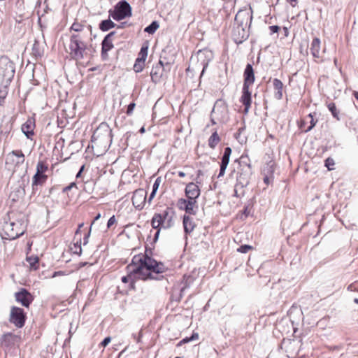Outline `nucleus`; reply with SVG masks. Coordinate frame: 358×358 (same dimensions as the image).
Instances as JSON below:
<instances>
[{
	"instance_id": "nucleus-48",
	"label": "nucleus",
	"mask_w": 358,
	"mask_h": 358,
	"mask_svg": "<svg viewBox=\"0 0 358 358\" xmlns=\"http://www.w3.org/2000/svg\"><path fill=\"white\" fill-rule=\"evenodd\" d=\"M135 106H136L135 103L132 102V103H129L127 107V114L129 115H131Z\"/></svg>"
},
{
	"instance_id": "nucleus-29",
	"label": "nucleus",
	"mask_w": 358,
	"mask_h": 358,
	"mask_svg": "<svg viewBox=\"0 0 358 358\" xmlns=\"http://www.w3.org/2000/svg\"><path fill=\"white\" fill-rule=\"evenodd\" d=\"M47 179V176H45L43 173H40L36 172L35 175L33 177L32 180V187L33 189H35V187L38 186V185H42L45 182Z\"/></svg>"
},
{
	"instance_id": "nucleus-50",
	"label": "nucleus",
	"mask_w": 358,
	"mask_h": 358,
	"mask_svg": "<svg viewBox=\"0 0 358 358\" xmlns=\"http://www.w3.org/2000/svg\"><path fill=\"white\" fill-rule=\"evenodd\" d=\"M269 29L271 34H274L277 33L279 31L280 27L277 25H272L269 27Z\"/></svg>"
},
{
	"instance_id": "nucleus-39",
	"label": "nucleus",
	"mask_w": 358,
	"mask_h": 358,
	"mask_svg": "<svg viewBox=\"0 0 358 358\" xmlns=\"http://www.w3.org/2000/svg\"><path fill=\"white\" fill-rule=\"evenodd\" d=\"M148 46H142L137 59L145 62L148 56Z\"/></svg>"
},
{
	"instance_id": "nucleus-8",
	"label": "nucleus",
	"mask_w": 358,
	"mask_h": 358,
	"mask_svg": "<svg viewBox=\"0 0 358 358\" xmlns=\"http://www.w3.org/2000/svg\"><path fill=\"white\" fill-rule=\"evenodd\" d=\"M108 13L113 20L120 21L131 15V7L127 1L122 0L114 6L113 10H109Z\"/></svg>"
},
{
	"instance_id": "nucleus-54",
	"label": "nucleus",
	"mask_w": 358,
	"mask_h": 358,
	"mask_svg": "<svg viewBox=\"0 0 358 358\" xmlns=\"http://www.w3.org/2000/svg\"><path fill=\"white\" fill-rule=\"evenodd\" d=\"M90 235V231L83 238V245H86L88 243V238Z\"/></svg>"
},
{
	"instance_id": "nucleus-56",
	"label": "nucleus",
	"mask_w": 358,
	"mask_h": 358,
	"mask_svg": "<svg viewBox=\"0 0 358 358\" xmlns=\"http://www.w3.org/2000/svg\"><path fill=\"white\" fill-rule=\"evenodd\" d=\"M191 341L189 340V337H186L185 338H183L179 343L178 345H180L182 343H186L188 342H190Z\"/></svg>"
},
{
	"instance_id": "nucleus-60",
	"label": "nucleus",
	"mask_w": 358,
	"mask_h": 358,
	"mask_svg": "<svg viewBox=\"0 0 358 358\" xmlns=\"http://www.w3.org/2000/svg\"><path fill=\"white\" fill-rule=\"evenodd\" d=\"M83 169H84V166H83L80 168V171H78V173H77V175H76V178H79V177L80 176L81 173H82V171H83Z\"/></svg>"
},
{
	"instance_id": "nucleus-32",
	"label": "nucleus",
	"mask_w": 358,
	"mask_h": 358,
	"mask_svg": "<svg viewBox=\"0 0 358 358\" xmlns=\"http://www.w3.org/2000/svg\"><path fill=\"white\" fill-rule=\"evenodd\" d=\"M220 141V138L217 132L215 131L208 138V146L214 149Z\"/></svg>"
},
{
	"instance_id": "nucleus-17",
	"label": "nucleus",
	"mask_w": 358,
	"mask_h": 358,
	"mask_svg": "<svg viewBox=\"0 0 358 358\" xmlns=\"http://www.w3.org/2000/svg\"><path fill=\"white\" fill-rule=\"evenodd\" d=\"M115 31H111L107 34L101 43V57L106 59L108 57V52L113 48L112 37L115 35Z\"/></svg>"
},
{
	"instance_id": "nucleus-27",
	"label": "nucleus",
	"mask_w": 358,
	"mask_h": 358,
	"mask_svg": "<svg viewBox=\"0 0 358 358\" xmlns=\"http://www.w3.org/2000/svg\"><path fill=\"white\" fill-rule=\"evenodd\" d=\"M183 227L185 234H189L194 229L196 224L193 221V219L188 215H184L183 217Z\"/></svg>"
},
{
	"instance_id": "nucleus-18",
	"label": "nucleus",
	"mask_w": 358,
	"mask_h": 358,
	"mask_svg": "<svg viewBox=\"0 0 358 358\" xmlns=\"http://www.w3.org/2000/svg\"><path fill=\"white\" fill-rule=\"evenodd\" d=\"M240 101L244 106V113L247 114L250 108L252 103L251 92L249 90L248 86L243 87L242 95Z\"/></svg>"
},
{
	"instance_id": "nucleus-53",
	"label": "nucleus",
	"mask_w": 358,
	"mask_h": 358,
	"mask_svg": "<svg viewBox=\"0 0 358 358\" xmlns=\"http://www.w3.org/2000/svg\"><path fill=\"white\" fill-rule=\"evenodd\" d=\"M218 102V107L220 108V113H223V112H225L227 110V108L223 106V105H221V106H219L220 104V101H217ZM220 104H222V102H220Z\"/></svg>"
},
{
	"instance_id": "nucleus-31",
	"label": "nucleus",
	"mask_w": 358,
	"mask_h": 358,
	"mask_svg": "<svg viewBox=\"0 0 358 358\" xmlns=\"http://www.w3.org/2000/svg\"><path fill=\"white\" fill-rule=\"evenodd\" d=\"M116 24L110 19L102 20L99 24V29L102 31H107L109 29L114 28Z\"/></svg>"
},
{
	"instance_id": "nucleus-1",
	"label": "nucleus",
	"mask_w": 358,
	"mask_h": 358,
	"mask_svg": "<svg viewBox=\"0 0 358 358\" xmlns=\"http://www.w3.org/2000/svg\"><path fill=\"white\" fill-rule=\"evenodd\" d=\"M166 269L165 266L162 262H157L144 255L134 256L131 263L127 266L128 273H134L136 278L144 280L157 279V277L153 275V273H162Z\"/></svg>"
},
{
	"instance_id": "nucleus-12",
	"label": "nucleus",
	"mask_w": 358,
	"mask_h": 358,
	"mask_svg": "<svg viewBox=\"0 0 358 358\" xmlns=\"http://www.w3.org/2000/svg\"><path fill=\"white\" fill-rule=\"evenodd\" d=\"M232 36L236 43L240 44L249 36L248 27L235 24L233 29Z\"/></svg>"
},
{
	"instance_id": "nucleus-9",
	"label": "nucleus",
	"mask_w": 358,
	"mask_h": 358,
	"mask_svg": "<svg viewBox=\"0 0 358 358\" xmlns=\"http://www.w3.org/2000/svg\"><path fill=\"white\" fill-rule=\"evenodd\" d=\"M26 314L22 308L13 306L10 310L9 321L17 328H22L25 323Z\"/></svg>"
},
{
	"instance_id": "nucleus-13",
	"label": "nucleus",
	"mask_w": 358,
	"mask_h": 358,
	"mask_svg": "<svg viewBox=\"0 0 358 358\" xmlns=\"http://www.w3.org/2000/svg\"><path fill=\"white\" fill-rule=\"evenodd\" d=\"M15 300L24 307H29L33 301L34 297L26 289L21 288L19 292L15 294Z\"/></svg>"
},
{
	"instance_id": "nucleus-44",
	"label": "nucleus",
	"mask_w": 358,
	"mask_h": 358,
	"mask_svg": "<svg viewBox=\"0 0 358 358\" xmlns=\"http://www.w3.org/2000/svg\"><path fill=\"white\" fill-rule=\"evenodd\" d=\"M83 25H82L78 22H74L71 27V30H73L76 32H80L83 31Z\"/></svg>"
},
{
	"instance_id": "nucleus-7",
	"label": "nucleus",
	"mask_w": 358,
	"mask_h": 358,
	"mask_svg": "<svg viewBox=\"0 0 358 358\" xmlns=\"http://www.w3.org/2000/svg\"><path fill=\"white\" fill-rule=\"evenodd\" d=\"M240 169L236 176V183L234 187V196H238V191L239 189L248 186L252 171L250 164L241 162L240 164Z\"/></svg>"
},
{
	"instance_id": "nucleus-26",
	"label": "nucleus",
	"mask_w": 358,
	"mask_h": 358,
	"mask_svg": "<svg viewBox=\"0 0 358 358\" xmlns=\"http://www.w3.org/2000/svg\"><path fill=\"white\" fill-rule=\"evenodd\" d=\"M273 86L275 91L274 97L278 100L282 99L283 96L282 91L284 87V85L282 83V81L278 78H274L273 80Z\"/></svg>"
},
{
	"instance_id": "nucleus-38",
	"label": "nucleus",
	"mask_w": 358,
	"mask_h": 358,
	"mask_svg": "<svg viewBox=\"0 0 358 358\" xmlns=\"http://www.w3.org/2000/svg\"><path fill=\"white\" fill-rule=\"evenodd\" d=\"M328 109L331 111L332 115L334 117H335L336 120H339V112L338 111L336 104L333 102L329 103L327 105Z\"/></svg>"
},
{
	"instance_id": "nucleus-61",
	"label": "nucleus",
	"mask_w": 358,
	"mask_h": 358,
	"mask_svg": "<svg viewBox=\"0 0 358 358\" xmlns=\"http://www.w3.org/2000/svg\"><path fill=\"white\" fill-rule=\"evenodd\" d=\"M185 175H186V174H185L184 172H182V171H179V172H178V176H179L180 177H181V178L185 177Z\"/></svg>"
},
{
	"instance_id": "nucleus-57",
	"label": "nucleus",
	"mask_w": 358,
	"mask_h": 358,
	"mask_svg": "<svg viewBox=\"0 0 358 358\" xmlns=\"http://www.w3.org/2000/svg\"><path fill=\"white\" fill-rule=\"evenodd\" d=\"M155 194H156V192L152 191V192H151V194H150V197H149V199H148V202H149V203H150V202L152 201V199L155 197Z\"/></svg>"
},
{
	"instance_id": "nucleus-16",
	"label": "nucleus",
	"mask_w": 358,
	"mask_h": 358,
	"mask_svg": "<svg viewBox=\"0 0 358 358\" xmlns=\"http://www.w3.org/2000/svg\"><path fill=\"white\" fill-rule=\"evenodd\" d=\"M252 16L248 10H239L235 16V24L249 27Z\"/></svg>"
},
{
	"instance_id": "nucleus-49",
	"label": "nucleus",
	"mask_w": 358,
	"mask_h": 358,
	"mask_svg": "<svg viewBox=\"0 0 358 358\" xmlns=\"http://www.w3.org/2000/svg\"><path fill=\"white\" fill-rule=\"evenodd\" d=\"M110 341H111L110 337H109V336L106 337L103 340V341L101 343V346H103L104 348L106 347L108 345V343L110 342Z\"/></svg>"
},
{
	"instance_id": "nucleus-47",
	"label": "nucleus",
	"mask_w": 358,
	"mask_h": 358,
	"mask_svg": "<svg viewBox=\"0 0 358 358\" xmlns=\"http://www.w3.org/2000/svg\"><path fill=\"white\" fill-rule=\"evenodd\" d=\"M117 222L116 220V218L115 217V215H113L112 217H110L108 221V223H107V227L108 229H110L114 224H115Z\"/></svg>"
},
{
	"instance_id": "nucleus-52",
	"label": "nucleus",
	"mask_w": 358,
	"mask_h": 358,
	"mask_svg": "<svg viewBox=\"0 0 358 358\" xmlns=\"http://www.w3.org/2000/svg\"><path fill=\"white\" fill-rule=\"evenodd\" d=\"M199 338V334L198 333H193L192 335L189 337V340L191 341L197 340Z\"/></svg>"
},
{
	"instance_id": "nucleus-4",
	"label": "nucleus",
	"mask_w": 358,
	"mask_h": 358,
	"mask_svg": "<svg viewBox=\"0 0 358 358\" xmlns=\"http://www.w3.org/2000/svg\"><path fill=\"white\" fill-rule=\"evenodd\" d=\"M175 211L173 208L167 207L160 213H155L151 225L153 229H170L174 225Z\"/></svg>"
},
{
	"instance_id": "nucleus-58",
	"label": "nucleus",
	"mask_w": 358,
	"mask_h": 358,
	"mask_svg": "<svg viewBox=\"0 0 358 358\" xmlns=\"http://www.w3.org/2000/svg\"><path fill=\"white\" fill-rule=\"evenodd\" d=\"M162 229V228H158V229H157V231L155 232V238H154V239H155V241H156V240L158 238V236H159V235L160 229Z\"/></svg>"
},
{
	"instance_id": "nucleus-35",
	"label": "nucleus",
	"mask_w": 358,
	"mask_h": 358,
	"mask_svg": "<svg viewBox=\"0 0 358 358\" xmlns=\"http://www.w3.org/2000/svg\"><path fill=\"white\" fill-rule=\"evenodd\" d=\"M159 24L158 22L153 21V22H152V23L150 25H148V27H146L145 28L144 31L146 33H148L150 34H153L157 31V29L159 28Z\"/></svg>"
},
{
	"instance_id": "nucleus-55",
	"label": "nucleus",
	"mask_w": 358,
	"mask_h": 358,
	"mask_svg": "<svg viewBox=\"0 0 358 358\" xmlns=\"http://www.w3.org/2000/svg\"><path fill=\"white\" fill-rule=\"evenodd\" d=\"M271 177L266 175L264 178V182L268 185L270 183Z\"/></svg>"
},
{
	"instance_id": "nucleus-15",
	"label": "nucleus",
	"mask_w": 358,
	"mask_h": 358,
	"mask_svg": "<svg viewBox=\"0 0 358 358\" xmlns=\"http://www.w3.org/2000/svg\"><path fill=\"white\" fill-rule=\"evenodd\" d=\"M20 340V337L13 334L12 333H7L3 334L1 338V345L5 349L8 350L11 349Z\"/></svg>"
},
{
	"instance_id": "nucleus-36",
	"label": "nucleus",
	"mask_w": 358,
	"mask_h": 358,
	"mask_svg": "<svg viewBox=\"0 0 358 358\" xmlns=\"http://www.w3.org/2000/svg\"><path fill=\"white\" fill-rule=\"evenodd\" d=\"M220 108L218 107V102H216L211 113L210 120L213 124H215V119H219L217 116L218 113H220Z\"/></svg>"
},
{
	"instance_id": "nucleus-3",
	"label": "nucleus",
	"mask_w": 358,
	"mask_h": 358,
	"mask_svg": "<svg viewBox=\"0 0 358 358\" xmlns=\"http://www.w3.org/2000/svg\"><path fill=\"white\" fill-rule=\"evenodd\" d=\"M15 73V64L8 57L0 58V99H4Z\"/></svg>"
},
{
	"instance_id": "nucleus-30",
	"label": "nucleus",
	"mask_w": 358,
	"mask_h": 358,
	"mask_svg": "<svg viewBox=\"0 0 358 358\" xmlns=\"http://www.w3.org/2000/svg\"><path fill=\"white\" fill-rule=\"evenodd\" d=\"M27 262L29 264V268L31 270H37L39 266V258L36 255H32L30 257H27Z\"/></svg>"
},
{
	"instance_id": "nucleus-22",
	"label": "nucleus",
	"mask_w": 358,
	"mask_h": 358,
	"mask_svg": "<svg viewBox=\"0 0 358 358\" xmlns=\"http://www.w3.org/2000/svg\"><path fill=\"white\" fill-rule=\"evenodd\" d=\"M164 71V65L161 60L152 67L150 76L152 82L157 83L160 81Z\"/></svg>"
},
{
	"instance_id": "nucleus-51",
	"label": "nucleus",
	"mask_w": 358,
	"mask_h": 358,
	"mask_svg": "<svg viewBox=\"0 0 358 358\" xmlns=\"http://www.w3.org/2000/svg\"><path fill=\"white\" fill-rule=\"evenodd\" d=\"M74 187H76V184L75 182H71L70 185H69L68 186L65 187L63 189V192H66L67 191H69V190H71Z\"/></svg>"
},
{
	"instance_id": "nucleus-59",
	"label": "nucleus",
	"mask_w": 358,
	"mask_h": 358,
	"mask_svg": "<svg viewBox=\"0 0 358 358\" xmlns=\"http://www.w3.org/2000/svg\"><path fill=\"white\" fill-rule=\"evenodd\" d=\"M101 217V214L98 213L97 215L94 217V220L92 221L91 226L94 223L95 221L98 220Z\"/></svg>"
},
{
	"instance_id": "nucleus-2",
	"label": "nucleus",
	"mask_w": 358,
	"mask_h": 358,
	"mask_svg": "<svg viewBox=\"0 0 358 358\" xmlns=\"http://www.w3.org/2000/svg\"><path fill=\"white\" fill-rule=\"evenodd\" d=\"M27 219L22 213L9 215V221L0 226V234L3 239L13 240L23 235L26 231Z\"/></svg>"
},
{
	"instance_id": "nucleus-37",
	"label": "nucleus",
	"mask_w": 358,
	"mask_h": 358,
	"mask_svg": "<svg viewBox=\"0 0 358 358\" xmlns=\"http://www.w3.org/2000/svg\"><path fill=\"white\" fill-rule=\"evenodd\" d=\"M32 53L36 57H41L43 55V50L38 41H35L32 46Z\"/></svg>"
},
{
	"instance_id": "nucleus-46",
	"label": "nucleus",
	"mask_w": 358,
	"mask_h": 358,
	"mask_svg": "<svg viewBox=\"0 0 358 358\" xmlns=\"http://www.w3.org/2000/svg\"><path fill=\"white\" fill-rule=\"evenodd\" d=\"M160 182H161V178H157L153 185H152V191H154V192H156L157 191L158 188H159V186L160 185Z\"/></svg>"
},
{
	"instance_id": "nucleus-40",
	"label": "nucleus",
	"mask_w": 358,
	"mask_h": 358,
	"mask_svg": "<svg viewBox=\"0 0 358 358\" xmlns=\"http://www.w3.org/2000/svg\"><path fill=\"white\" fill-rule=\"evenodd\" d=\"M145 62L136 59V62L134 65V70L137 72H141L144 68Z\"/></svg>"
},
{
	"instance_id": "nucleus-63",
	"label": "nucleus",
	"mask_w": 358,
	"mask_h": 358,
	"mask_svg": "<svg viewBox=\"0 0 358 358\" xmlns=\"http://www.w3.org/2000/svg\"><path fill=\"white\" fill-rule=\"evenodd\" d=\"M80 231V229L78 228V229L76 230V234H75V238H76L79 235Z\"/></svg>"
},
{
	"instance_id": "nucleus-33",
	"label": "nucleus",
	"mask_w": 358,
	"mask_h": 358,
	"mask_svg": "<svg viewBox=\"0 0 358 358\" xmlns=\"http://www.w3.org/2000/svg\"><path fill=\"white\" fill-rule=\"evenodd\" d=\"M25 194L24 187L22 185H20L16 188L15 191H13L10 196H13V200L18 199L20 197H23Z\"/></svg>"
},
{
	"instance_id": "nucleus-34",
	"label": "nucleus",
	"mask_w": 358,
	"mask_h": 358,
	"mask_svg": "<svg viewBox=\"0 0 358 358\" xmlns=\"http://www.w3.org/2000/svg\"><path fill=\"white\" fill-rule=\"evenodd\" d=\"M71 250L73 254H76L80 255L82 253V248H81V238L80 237L78 238L76 243L73 244V246L71 247Z\"/></svg>"
},
{
	"instance_id": "nucleus-11",
	"label": "nucleus",
	"mask_w": 358,
	"mask_h": 358,
	"mask_svg": "<svg viewBox=\"0 0 358 358\" xmlns=\"http://www.w3.org/2000/svg\"><path fill=\"white\" fill-rule=\"evenodd\" d=\"M24 155L22 150H13L7 155L6 164L8 166H17L24 164Z\"/></svg>"
},
{
	"instance_id": "nucleus-43",
	"label": "nucleus",
	"mask_w": 358,
	"mask_h": 358,
	"mask_svg": "<svg viewBox=\"0 0 358 358\" xmlns=\"http://www.w3.org/2000/svg\"><path fill=\"white\" fill-rule=\"evenodd\" d=\"M334 160L332 158L329 157L325 160V166L330 171L334 169Z\"/></svg>"
},
{
	"instance_id": "nucleus-64",
	"label": "nucleus",
	"mask_w": 358,
	"mask_h": 358,
	"mask_svg": "<svg viewBox=\"0 0 358 358\" xmlns=\"http://www.w3.org/2000/svg\"><path fill=\"white\" fill-rule=\"evenodd\" d=\"M268 172H269L271 174H272V173H273L272 166H269L268 167Z\"/></svg>"
},
{
	"instance_id": "nucleus-41",
	"label": "nucleus",
	"mask_w": 358,
	"mask_h": 358,
	"mask_svg": "<svg viewBox=\"0 0 358 358\" xmlns=\"http://www.w3.org/2000/svg\"><path fill=\"white\" fill-rule=\"evenodd\" d=\"M48 170V166L42 161H39L36 165V172L43 173Z\"/></svg>"
},
{
	"instance_id": "nucleus-21",
	"label": "nucleus",
	"mask_w": 358,
	"mask_h": 358,
	"mask_svg": "<svg viewBox=\"0 0 358 358\" xmlns=\"http://www.w3.org/2000/svg\"><path fill=\"white\" fill-rule=\"evenodd\" d=\"M317 122L314 120L313 115L310 113L301 121L299 127L304 132H308L315 126Z\"/></svg>"
},
{
	"instance_id": "nucleus-23",
	"label": "nucleus",
	"mask_w": 358,
	"mask_h": 358,
	"mask_svg": "<svg viewBox=\"0 0 358 358\" xmlns=\"http://www.w3.org/2000/svg\"><path fill=\"white\" fill-rule=\"evenodd\" d=\"M231 148L227 147L224 148V154L222 157L220 173L218 178L223 176L225 173V170L229 164L230 155L231 154Z\"/></svg>"
},
{
	"instance_id": "nucleus-28",
	"label": "nucleus",
	"mask_w": 358,
	"mask_h": 358,
	"mask_svg": "<svg viewBox=\"0 0 358 358\" xmlns=\"http://www.w3.org/2000/svg\"><path fill=\"white\" fill-rule=\"evenodd\" d=\"M198 56L200 59H201L203 57L207 58V61L203 60V70L201 73V76H202L208 65V62L211 60L213 57V53L211 51L208 50H199L198 52Z\"/></svg>"
},
{
	"instance_id": "nucleus-25",
	"label": "nucleus",
	"mask_w": 358,
	"mask_h": 358,
	"mask_svg": "<svg viewBox=\"0 0 358 358\" xmlns=\"http://www.w3.org/2000/svg\"><path fill=\"white\" fill-rule=\"evenodd\" d=\"M35 128V122L33 119H28L21 127L23 134L28 138H31L34 135V130Z\"/></svg>"
},
{
	"instance_id": "nucleus-10",
	"label": "nucleus",
	"mask_w": 358,
	"mask_h": 358,
	"mask_svg": "<svg viewBox=\"0 0 358 358\" xmlns=\"http://www.w3.org/2000/svg\"><path fill=\"white\" fill-rule=\"evenodd\" d=\"M177 205L179 209L184 210L186 213L189 215H196L199 208L197 201L194 199H180L178 201Z\"/></svg>"
},
{
	"instance_id": "nucleus-42",
	"label": "nucleus",
	"mask_w": 358,
	"mask_h": 358,
	"mask_svg": "<svg viewBox=\"0 0 358 358\" xmlns=\"http://www.w3.org/2000/svg\"><path fill=\"white\" fill-rule=\"evenodd\" d=\"M136 278L134 273H128V275L126 276H123L122 278V282L124 283H127L129 281L131 282V285L133 286L134 279Z\"/></svg>"
},
{
	"instance_id": "nucleus-20",
	"label": "nucleus",
	"mask_w": 358,
	"mask_h": 358,
	"mask_svg": "<svg viewBox=\"0 0 358 358\" xmlns=\"http://www.w3.org/2000/svg\"><path fill=\"white\" fill-rule=\"evenodd\" d=\"M321 41L318 38H314L311 42L310 50L314 58L322 59V53L325 52V48L321 52Z\"/></svg>"
},
{
	"instance_id": "nucleus-62",
	"label": "nucleus",
	"mask_w": 358,
	"mask_h": 358,
	"mask_svg": "<svg viewBox=\"0 0 358 358\" xmlns=\"http://www.w3.org/2000/svg\"><path fill=\"white\" fill-rule=\"evenodd\" d=\"M353 95L355 97V99L358 101V92L355 91L353 92Z\"/></svg>"
},
{
	"instance_id": "nucleus-6",
	"label": "nucleus",
	"mask_w": 358,
	"mask_h": 358,
	"mask_svg": "<svg viewBox=\"0 0 358 358\" xmlns=\"http://www.w3.org/2000/svg\"><path fill=\"white\" fill-rule=\"evenodd\" d=\"M82 35L80 34H73L71 36L69 48V54L72 59L80 60L84 57L87 45L83 41Z\"/></svg>"
},
{
	"instance_id": "nucleus-19",
	"label": "nucleus",
	"mask_w": 358,
	"mask_h": 358,
	"mask_svg": "<svg viewBox=\"0 0 358 358\" xmlns=\"http://www.w3.org/2000/svg\"><path fill=\"white\" fill-rule=\"evenodd\" d=\"M185 193L187 199L196 200L200 196L201 191L197 185L194 182H189L185 187Z\"/></svg>"
},
{
	"instance_id": "nucleus-24",
	"label": "nucleus",
	"mask_w": 358,
	"mask_h": 358,
	"mask_svg": "<svg viewBox=\"0 0 358 358\" xmlns=\"http://www.w3.org/2000/svg\"><path fill=\"white\" fill-rule=\"evenodd\" d=\"M255 81L253 68L251 64H247L244 71V83L243 87H250Z\"/></svg>"
},
{
	"instance_id": "nucleus-45",
	"label": "nucleus",
	"mask_w": 358,
	"mask_h": 358,
	"mask_svg": "<svg viewBox=\"0 0 358 358\" xmlns=\"http://www.w3.org/2000/svg\"><path fill=\"white\" fill-rule=\"evenodd\" d=\"M252 249V247L251 245H243L237 249V251L241 253H247L249 250H250Z\"/></svg>"
},
{
	"instance_id": "nucleus-14",
	"label": "nucleus",
	"mask_w": 358,
	"mask_h": 358,
	"mask_svg": "<svg viewBox=\"0 0 358 358\" xmlns=\"http://www.w3.org/2000/svg\"><path fill=\"white\" fill-rule=\"evenodd\" d=\"M146 192L143 189H138L134 192L131 200L136 208L142 209L146 201Z\"/></svg>"
},
{
	"instance_id": "nucleus-5",
	"label": "nucleus",
	"mask_w": 358,
	"mask_h": 358,
	"mask_svg": "<svg viewBox=\"0 0 358 358\" xmlns=\"http://www.w3.org/2000/svg\"><path fill=\"white\" fill-rule=\"evenodd\" d=\"M111 129L108 125H100V127L94 131L92 136V148L94 149L95 147L101 145L103 146V152L106 151L111 142Z\"/></svg>"
}]
</instances>
